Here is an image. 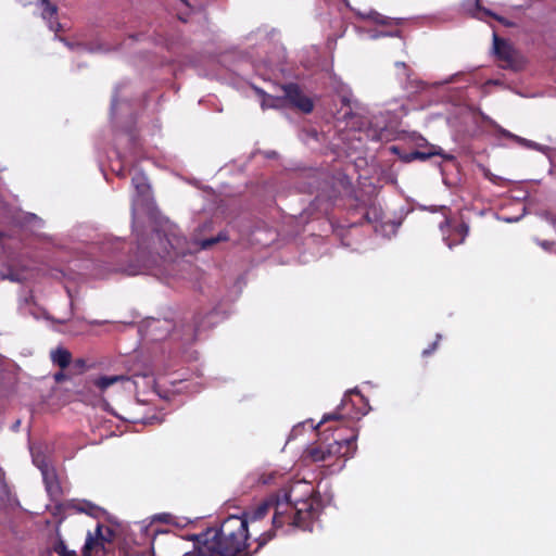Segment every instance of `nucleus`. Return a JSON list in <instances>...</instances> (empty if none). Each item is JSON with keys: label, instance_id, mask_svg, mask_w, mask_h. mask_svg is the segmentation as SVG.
Listing matches in <instances>:
<instances>
[{"label": "nucleus", "instance_id": "obj_48", "mask_svg": "<svg viewBox=\"0 0 556 556\" xmlns=\"http://www.w3.org/2000/svg\"><path fill=\"white\" fill-rule=\"evenodd\" d=\"M396 65L405 66V63H396Z\"/></svg>", "mask_w": 556, "mask_h": 556}, {"label": "nucleus", "instance_id": "obj_21", "mask_svg": "<svg viewBox=\"0 0 556 556\" xmlns=\"http://www.w3.org/2000/svg\"><path fill=\"white\" fill-rule=\"evenodd\" d=\"M500 132L502 135H504L505 137L507 138H510V139H514L515 141H517L518 143L527 147V148H530V149H533V150H536V151H540L546 155H548L549 151H551V148L546 147V146H542L540 143H536L534 141H531V140H528V139H525V138H521L519 136H516L503 128L500 129Z\"/></svg>", "mask_w": 556, "mask_h": 556}, {"label": "nucleus", "instance_id": "obj_49", "mask_svg": "<svg viewBox=\"0 0 556 556\" xmlns=\"http://www.w3.org/2000/svg\"><path fill=\"white\" fill-rule=\"evenodd\" d=\"M2 237H3V233H2V232H0V239H1Z\"/></svg>", "mask_w": 556, "mask_h": 556}, {"label": "nucleus", "instance_id": "obj_2", "mask_svg": "<svg viewBox=\"0 0 556 556\" xmlns=\"http://www.w3.org/2000/svg\"><path fill=\"white\" fill-rule=\"evenodd\" d=\"M195 538L193 551L184 556H236L249 539L248 519L231 515L218 529L210 528Z\"/></svg>", "mask_w": 556, "mask_h": 556}, {"label": "nucleus", "instance_id": "obj_38", "mask_svg": "<svg viewBox=\"0 0 556 556\" xmlns=\"http://www.w3.org/2000/svg\"><path fill=\"white\" fill-rule=\"evenodd\" d=\"M66 379V375L63 371H59L54 375V380L61 382Z\"/></svg>", "mask_w": 556, "mask_h": 556}, {"label": "nucleus", "instance_id": "obj_32", "mask_svg": "<svg viewBox=\"0 0 556 556\" xmlns=\"http://www.w3.org/2000/svg\"><path fill=\"white\" fill-rule=\"evenodd\" d=\"M166 521L170 522L173 525H176L178 527H186L190 522V520H188L186 518H176V517H172V516H167Z\"/></svg>", "mask_w": 556, "mask_h": 556}, {"label": "nucleus", "instance_id": "obj_30", "mask_svg": "<svg viewBox=\"0 0 556 556\" xmlns=\"http://www.w3.org/2000/svg\"><path fill=\"white\" fill-rule=\"evenodd\" d=\"M366 217L371 223H378L381 220V212L377 207H372L369 212H367Z\"/></svg>", "mask_w": 556, "mask_h": 556}, {"label": "nucleus", "instance_id": "obj_7", "mask_svg": "<svg viewBox=\"0 0 556 556\" xmlns=\"http://www.w3.org/2000/svg\"><path fill=\"white\" fill-rule=\"evenodd\" d=\"M289 504L286 501H279V494H270L262 503H260L253 509L247 511L241 516L248 519L249 522H254L264 518L270 510L273 515V526L275 528H281L289 525L290 517L287 516V509Z\"/></svg>", "mask_w": 556, "mask_h": 556}, {"label": "nucleus", "instance_id": "obj_46", "mask_svg": "<svg viewBox=\"0 0 556 556\" xmlns=\"http://www.w3.org/2000/svg\"><path fill=\"white\" fill-rule=\"evenodd\" d=\"M68 332L72 333V334H77L78 333L77 331H72V330H70Z\"/></svg>", "mask_w": 556, "mask_h": 556}, {"label": "nucleus", "instance_id": "obj_9", "mask_svg": "<svg viewBox=\"0 0 556 556\" xmlns=\"http://www.w3.org/2000/svg\"><path fill=\"white\" fill-rule=\"evenodd\" d=\"M33 463L40 470L48 494L56 500L61 493V486L56 478L55 469L50 465L48 458L40 452L31 450Z\"/></svg>", "mask_w": 556, "mask_h": 556}, {"label": "nucleus", "instance_id": "obj_36", "mask_svg": "<svg viewBox=\"0 0 556 556\" xmlns=\"http://www.w3.org/2000/svg\"><path fill=\"white\" fill-rule=\"evenodd\" d=\"M536 242L540 247H542L544 250H547V251L551 250L552 247H554L556 244L555 242L545 241V240L544 241L538 240Z\"/></svg>", "mask_w": 556, "mask_h": 556}, {"label": "nucleus", "instance_id": "obj_27", "mask_svg": "<svg viewBox=\"0 0 556 556\" xmlns=\"http://www.w3.org/2000/svg\"><path fill=\"white\" fill-rule=\"evenodd\" d=\"M380 227H381V230H379L378 227L376 226L375 227L376 231H381L383 235H394L400 227V223L388 222V223L381 224Z\"/></svg>", "mask_w": 556, "mask_h": 556}, {"label": "nucleus", "instance_id": "obj_33", "mask_svg": "<svg viewBox=\"0 0 556 556\" xmlns=\"http://www.w3.org/2000/svg\"><path fill=\"white\" fill-rule=\"evenodd\" d=\"M400 35V31L399 30H395V31H390V33H387V31H374L369 35V37L371 39H377L379 37H384V36H391V37H395V36H399Z\"/></svg>", "mask_w": 556, "mask_h": 556}, {"label": "nucleus", "instance_id": "obj_44", "mask_svg": "<svg viewBox=\"0 0 556 556\" xmlns=\"http://www.w3.org/2000/svg\"><path fill=\"white\" fill-rule=\"evenodd\" d=\"M488 16H489V15H486V16L484 17V20H485ZM490 16H493V17H495V20L501 21V17L496 16V15H495V14H493L492 12H491V15H490Z\"/></svg>", "mask_w": 556, "mask_h": 556}, {"label": "nucleus", "instance_id": "obj_4", "mask_svg": "<svg viewBox=\"0 0 556 556\" xmlns=\"http://www.w3.org/2000/svg\"><path fill=\"white\" fill-rule=\"evenodd\" d=\"M407 114V110L403 103L395 105V108L387 109L374 113L370 117H363L350 112H345L344 116H350L348 125L358 131H362L366 137L374 141L388 140L390 137L389 128L395 126L399 121Z\"/></svg>", "mask_w": 556, "mask_h": 556}, {"label": "nucleus", "instance_id": "obj_1", "mask_svg": "<svg viewBox=\"0 0 556 556\" xmlns=\"http://www.w3.org/2000/svg\"><path fill=\"white\" fill-rule=\"evenodd\" d=\"M212 227V222L203 223L193 233L190 241L180 237L178 227L172 223H165L161 229L155 230L146 242L143 238H138V247L135 261L127 264H110L108 271H122L127 275H139L152 273L154 268L163 266L168 275H176L185 278L180 274V267H191L189 261L179 262V257L192 255L201 250H208L214 244L227 241L229 239L227 231H220L217 236L203 237L202 232Z\"/></svg>", "mask_w": 556, "mask_h": 556}, {"label": "nucleus", "instance_id": "obj_16", "mask_svg": "<svg viewBox=\"0 0 556 556\" xmlns=\"http://www.w3.org/2000/svg\"><path fill=\"white\" fill-rule=\"evenodd\" d=\"M18 308L22 314L30 315L35 319H39L41 317H45L47 319L50 318L48 314L34 302V298L31 294H28L20 300Z\"/></svg>", "mask_w": 556, "mask_h": 556}, {"label": "nucleus", "instance_id": "obj_11", "mask_svg": "<svg viewBox=\"0 0 556 556\" xmlns=\"http://www.w3.org/2000/svg\"><path fill=\"white\" fill-rule=\"evenodd\" d=\"M0 222H13L20 224L22 227H27L31 231H36L43 227V220L31 213H17L15 214L3 201L0 194Z\"/></svg>", "mask_w": 556, "mask_h": 556}, {"label": "nucleus", "instance_id": "obj_26", "mask_svg": "<svg viewBox=\"0 0 556 556\" xmlns=\"http://www.w3.org/2000/svg\"><path fill=\"white\" fill-rule=\"evenodd\" d=\"M337 92L340 96L341 102L344 106H346L350 110L358 108L357 101L353 98V93L346 85L341 83L337 87Z\"/></svg>", "mask_w": 556, "mask_h": 556}, {"label": "nucleus", "instance_id": "obj_37", "mask_svg": "<svg viewBox=\"0 0 556 556\" xmlns=\"http://www.w3.org/2000/svg\"><path fill=\"white\" fill-rule=\"evenodd\" d=\"M117 105H118V98H117V94L115 93L112 98V108H111L113 114L115 113Z\"/></svg>", "mask_w": 556, "mask_h": 556}, {"label": "nucleus", "instance_id": "obj_5", "mask_svg": "<svg viewBox=\"0 0 556 556\" xmlns=\"http://www.w3.org/2000/svg\"><path fill=\"white\" fill-rule=\"evenodd\" d=\"M357 433H353L349 438H334L331 443L319 442L306 450V458L314 463H328L329 466H334L331 462L337 458H343L331 472L340 471L348 458H351L356 451Z\"/></svg>", "mask_w": 556, "mask_h": 556}, {"label": "nucleus", "instance_id": "obj_13", "mask_svg": "<svg viewBox=\"0 0 556 556\" xmlns=\"http://www.w3.org/2000/svg\"><path fill=\"white\" fill-rule=\"evenodd\" d=\"M283 98L293 106L300 109L304 113H309L313 110V102L309 98L304 96L295 84H288L282 87Z\"/></svg>", "mask_w": 556, "mask_h": 556}, {"label": "nucleus", "instance_id": "obj_22", "mask_svg": "<svg viewBox=\"0 0 556 556\" xmlns=\"http://www.w3.org/2000/svg\"><path fill=\"white\" fill-rule=\"evenodd\" d=\"M50 358L54 365L64 369L70 366L72 362V354L68 350L60 346L51 351Z\"/></svg>", "mask_w": 556, "mask_h": 556}, {"label": "nucleus", "instance_id": "obj_34", "mask_svg": "<svg viewBox=\"0 0 556 556\" xmlns=\"http://www.w3.org/2000/svg\"><path fill=\"white\" fill-rule=\"evenodd\" d=\"M74 367L80 372L86 369V361L84 358H77L73 363Z\"/></svg>", "mask_w": 556, "mask_h": 556}, {"label": "nucleus", "instance_id": "obj_31", "mask_svg": "<svg viewBox=\"0 0 556 556\" xmlns=\"http://www.w3.org/2000/svg\"><path fill=\"white\" fill-rule=\"evenodd\" d=\"M8 494L5 479H4V471L0 467V500H3Z\"/></svg>", "mask_w": 556, "mask_h": 556}, {"label": "nucleus", "instance_id": "obj_17", "mask_svg": "<svg viewBox=\"0 0 556 556\" xmlns=\"http://www.w3.org/2000/svg\"><path fill=\"white\" fill-rule=\"evenodd\" d=\"M493 49L501 60L507 62L509 65L511 64L515 51L508 42L500 39L496 34H493Z\"/></svg>", "mask_w": 556, "mask_h": 556}, {"label": "nucleus", "instance_id": "obj_25", "mask_svg": "<svg viewBox=\"0 0 556 556\" xmlns=\"http://www.w3.org/2000/svg\"><path fill=\"white\" fill-rule=\"evenodd\" d=\"M124 243L122 242V240L119 238H105V240L101 243V251L103 254L108 255V256H112V257H115V254H117L121 249H122V245Z\"/></svg>", "mask_w": 556, "mask_h": 556}, {"label": "nucleus", "instance_id": "obj_42", "mask_svg": "<svg viewBox=\"0 0 556 556\" xmlns=\"http://www.w3.org/2000/svg\"><path fill=\"white\" fill-rule=\"evenodd\" d=\"M519 218H505L504 220L507 223L517 222Z\"/></svg>", "mask_w": 556, "mask_h": 556}, {"label": "nucleus", "instance_id": "obj_14", "mask_svg": "<svg viewBox=\"0 0 556 556\" xmlns=\"http://www.w3.org/2000/svg\"><path fill=\"white\" fill-rule=\"evenodd\" d=\"M390 150L397 154L400 159H402L404 162H412L414 160H427L430 156L439 155L444 160H452L453 155L445 153L440 147L438 146H430L427 151H413L409 153H400V149L397 146H392Z\"/></svg>", "mask_w": 556, "mask_h": 556}, {"label": "nucleus", "instance_id": "obj_15", "mask_svg": "<svg viewBox=\"0 0 556 556\" xmlns=\"http://www.w3.org/2000/svg\"><path fill=\"white\" fill-rule=\"evenodd\" d=\"M38 9L41 18L47 23L50 30L58 33L61 30V24L56 21L58 7L49 0H38Z\"/></svg>", "mask_w": 556, "mask_h": 556}, {"label": "nucleus", "instance_id": "obj_45", "mask_svg": "<svg viewBox=\"0 0 556 556\" xmlns=\"http://www.w3.org/2000/svg\"><path fill=\"white\" fill-rule=\"evenodd\" d=\"M58 323L63 324L65 323V319H59Z\"/></svg>", "mask_w": 556, "mask_h": 556}, {"label": "nucleus", "instance_id": "obj_28", "mask_svg": "<svg viewBox=\"0 0 556 556\" xmlns=\"http://www.w3.org/2000/svg\"><path fill=\"white\" fill-rule=\"evenodd\" d=\"M54 552L60 556H74V552L70 551L61 540L55 543Z\"/></svg>", "mask_w": 556, "mask_h": 556}, {"label": "nucleus", "instance_id": "obj_41", "mask_svg": "<svg viewBox=\"0 0 556 556\" xmlns=\"http://www.w3.org/2000/svg\"><path fill=\"white\" fill-rule=\"evenodd\" d=\"M454 77H455V75H452L447 79H445L444 81L438 83V85H444V84L452 83L454 80Z\"/></svg>", "mask_w": 556, "mask_h": 556}, {"label": "nucleus", "instance_id": "obj_18", "mask_svg": "<svg viewBox=\"0 0 556 556\" xmlns=\"http://www.w3.org/2000/svg\"><path fill=\"white\" fill-rule=\"evenodd\" d=\"M170 329V323L167 320L152 319L148 323V330L153 340H162Z\"/></svg>", "mask_w": 556, "mask_h": 556}, {"label": "nucleus", "instance_id": "obj_43", "mask_svg": "<svg viewBox=\"0 0 556 556\" xmlns=\"http://www.w3.org/2000/svg\"><path fill=\"white\" fill-rule=\"evenodd\" d=\"M488 16H489V15H486V16L484 17V20H485ZM490 16H493V17H495V20L501 21V17L496 16V15H495V14H493L492 12H491V15H490Z\"/></svg>", "mask_w": 556, "mask_h": 556}, {"label": "nucleus", "instance_id": "obj_47", "mask_svg": "<svg viewBox=\"0 0 556 556\" xmlns=\"http://www.w3.org/2000/svg\"><path fill=\"white\" fill-rule=\"evenodd\" d=\"M100 531H101V528H100V526H98L97 527V533H100Z\"/></svg>", "mask_w": 556, "mask_h": 556}, {"label": "nucleus", "instance_id": "obj_40", "mask_svg": "<svg viewBox=\"0 0 556 556\" xmlns=\"http://www.w3.org/2000/svg\"><path fill=\"white\" fill-rule=\"evenodd\" d=\"M61 40L63 41V39H61ZM64 43H65L70 49H74V45H72V43H70V42H67V41H65V40H64ZM75 48H77V49H85V47H84V46H81V45H75Z\"/></svg>", "mask_w": 556, "mask_h": 556}, {"label": "nucleus", "instance_id": "obj_3", "mask_svg": "<svg viewBox=\"0 0 556 556\" xmlns=\"http://www.w3.org/2000/svg\"><path fill=\"white\" fill-rule=\"evenodd\" d=\"M279 501L289 504L287 516L289 526L312 530L313 521L318 517L320 502L315 495V486L307 480H296L280 489Z\"/></svg>", "mask_w": 556, "mask_h": 556}, {"label": "nucleus", "instance_id": "obj_29", "mask_svg": "<svg viewBox=\"0 0 556 556\" xmlns=\"http://www.w3.org/2000/svg\"><path fill=\"white\" fill-rule=\"evenodd\" d=\"M98 543V539H94L91 533L89 532L84 545V554L88 555L90 551L93 548V546Z\"/></svg>", "mask_w": 556, "mask_h": 556}, {"label": "nucleus", "instance_id": "obj_20", "mask_svg": "<svg viewBox=\"0 0 556 556\" xmlns=\"http://www.w3.org/2000/svg\"><path fill=\"white\" fill-rule=\"evenodd\" d=\"M466 13L478 20H484L486 15H491V11L480 5V0H466L463 4Z\"/></svg>", "mask_w": 556, "mask_h": 556}, {"label": "nucleus", "instance_id": "obj_23", "mask_svg": "<svg viewBox=\"0 0 556 556\" xmlns=\"http://www.w3.org/2000/svg\"><path fill=\"white\" fill-rule=\"evenodd\" d=\"M117 382H130L129 378L124 375H115V376H102L97 378L93 383L94 386L101 390L104 391L111 386L117 383Z\"/></svg>", "mask_w": 556, "mask_h": 556}, {"label": "nucleus", "instance_id": "obj_10", "mask_svg": "<svg viewBox=\"0 0 556 556\" xmlns=\"http://www.w3.org/2000/svg\"><path fill=\"white\" fill-rule=\"evenodd\" d=\"M131 182L135 188L136 194L132 199V216L135 217L140 210L149 211L151 208V193L150 185L146 175L141 172H135L131 177Z\"/></svg>", "mask_w": 556, "mask_h": 556}, {"label": "nucleus", "instance_id": "obj_6", "mask_svg": "<svg viewBox=\"0 0 556 556\" xmlns=\"http://www.w3.org/2000/svg\"><path fill=\"white\" fill-rule=\"evenodd\" d=\"M369 409L370 407L368 406V401L363 395H361L357 390H351L344 394L341 405L338 407L337 412L324 415V417L317 425H314L313 420L308 419L302 424L294 426L291 431V435H298L302 428H304L307 425L312 428V430H315L318 429L321 425L326 424L327 421L339 420L344 418L345 416L351 418L365 416L369 412Z\"/></svg>", "mask_w": 556, "mask_h": 556}, {"label": "nucleus", "instance_id": "obj_12", "mask_svg": "<svg viewBox=\"0 0 556 556\" xmlns=\"http://www.w3.org/2000/svg\"><path fill=\"white\" fill-rule=\"evenodd\" d=\"M34 268L33 261H24L23 256H10L8 263V273L3 274V278L14 282H22L31 276Z\"/></svg>", "mask_w": 556, "mask_h": 556}, {"label": "nucleus", "instance_id": "obj_35", "mask_svg": "<svg viewBox=\"0 0 556 556\" xmlns=\"http://www.w3.org/2000/svg\"><path fill=\"white\" fill-rule=\"evenodd\" d=\"M440 339H441V334H438V336H437V341H435V342H434L430 348L425 349V350L422 351V355H424V356H428V355H430V354L435 350L437 344H438V341H439Z\"/></svg>", "mask_w": 556, "mask_h": 556}, {"label": "nucleus", "instance_id": "obj_19", "mask_svg": "<svg viewBox=\"0 0 556 556\" xmlns=\"http://www.w3.org/2000/svg\"><path fill=\"white\" fill-rule=\"evenodd\" d=\"M70 506L78 513H84L92 517H99L102 514V509L85 500H74L70 503Z\"/></svg>", "mask_w": 556, "mask_h": 556}, {"label": "nucleus", "instance_id": "obj_39", "mask_svg": "<svg viewBox=\"0 0 556 556\" xmlns=\"http://www.w3.org/2000/svg\"><path fill=\"white\" fill-rule=\"evenodd\" d=\"M273 101V99H264L263 106H276V104Z\"/></svg>", "mask_w": 556, "mask_h": 556}, {"label": "nucleus", "instance_id": "obj_24", "mask_svg": "<svg viewBox=\"0 0 556 556\" xmlns=\"http://www.w3.org/2000/svg\"><path fill=\"white\" fill-rule=\"evenodd\" d=\"M357 15L363 20H369V21H372L374 23L380 24V25L399 24L401 21L400 18H391V17L383 16L374 10H370L367 13L357 12Z\"/></svg>", "mask_w": 556, "mask_h": 556}, {"label": "nucleus", "instance_id": "obj_8", "mask_svg": "<svg viewBox=\"0 0 556 556\" xmlns=\"http://www.w3.org/2000/svg\"><path fill=\"white\" fill-rule=\"evenodd\" d=\"M429 211L430 212L440 211L442 213L443 220L439 224V229H440L443 242L450 249H452L455 245L464 243V241L469 232V226L466 223H456L455 220L450 218L447 215L450 210L445 205L431 206V207H429Z\"/></svg>", "mask_w": 556, "mask_h": 556}]
</instances>
